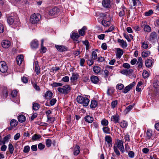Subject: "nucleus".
Wrapping results in <instances>:
<instances>
[{
    "label": "nucleus",
    "instance_id": "nucleus-30",
    "mask_svg": "<svg viewBox=\"0 0 159 159\" xmlns=\"http://www.w3.org/2000/svg\"><path fill=\"white\" fill-rule=\"evenodd\" d=\"M87 30L86 26H83L82 28L79 31V34L80 35L83 36L84 35L85 31Z\"/></svg>",
    "mask_w": 159,
    "mask_h": 159
},
{
    "label": "nucleus",
    "instance_id": "nucleus-41",
    "mask_svg": "<svg viewBox=\"0 0 159 159\" xmlns=\"http://www.w3.org/2000/svg\"><path fill=\"white\" fill-rule=\"evenodd\" d=\"M102 25L104 26H109L110 24V22L105 20H103L102 21Z\"/></svg>",
    "mask_w": 159,
    "mask_h": 159
},
{
    "label": "nucleus",
    "instance_id": "nucleus-62",
    "mask_svg": "<svg viewBox=\"0 0 159 159\" xmlns=\"http://www.w3.org/2000/svg\"><path fill=\"white\" fill-rule=\"evenodd\" d=\"M35 71L37 74H39L40 73V69L38 66H35Z\"/></svg>",
    "mask_w": 159,
    "mask_h": 159
},
{
    "label": "nucleus",
    "instance_id": "nucleus-52",
    "mask_svg": "<svg viewBox=\"0 0 159 159\" xmlns=\"http://www.w3.org/2000/svg\"><path fill=\"white\" fill-rule=\"evenodd\" d=\"M153 87L155 88H157L159 86V81L157 80L154 81L153 83Z\"/></svg>",
    "mask_w": 159,
    "mask_h": 159
},
{
    "label": "nucleus",
    "instance_id": "nucleus-8",
    "mask_svg": "<svg viewBox=\"0 0 159 159\" xmlns=\"http://www.w3.org/2000/svg\"><path fill=\"white\" fill-rule=\"evenodd\" d=\"M135 84L136 83L134 82H133L131 83L125 88L123 90V92L125 93H127L135 85Z\"/></svg>",
    "mask_w": 159,
    "mask_h": 159
},
{
    "label": "nucleus",
    "instance_id": "nucleus-46",
    "mask_svg": "<svg viewBox=\"0 0 159 159\" xmlns=\"http://www.w3.org/2000/svg\"><path fill=\"white\" fill-rule=\"evenodd\" d=\"M97 58V54L95 51H93L92 53V59L93 60L96 59Z\"/></svg>",
    "mask_w": 159,
    "mask_h": 159
},
{
    "label": "nucleus",
    "instance_id": "nucleus-14",
    "mask_svg": "<svg viewBox=\"0 0 159 159\" xmlns=\"http://www.w3.org/2000/svg\"><path fill=\"white\" fill-rule=\"evenodd\" d=\"M117 41L120 43L121 47L123 48H125L127 47V44L126 42L123 40L118 39Z\"/></svg>",
    "mask_w": 159,
    "mask_h": 159
},
{
    "label": "nucleus",
    "instance_id": "nucleus-11",
    "mask_svg": "<svg viewBox=\"0 0 159 159\" xmlns=\"http://www.w3.org/2000/svg\"><path fill=\"white\" fill-rule=\"evenodd\" d=\"M111 121H113L115 123H116L119 122V116L117 114H116L115 115L112 116L111 118Z\"/></svg>",
    "mask_w": 159,
    "mask_h": 159
},
{
    "label": "nucleus",
    "instance_id": "nucleus-51",
    "mask_svg": "<svg viewBox=\"0 0 159 159\" xmlns=\"http://www.w3.org/2000/svg\"><path fill=\"white\" fill-rule=\"evenodd\" d=\"M117 101L116 100L112 101L111 104V107L113 108H115L117 106Z\"/></svg>",
    "mask_w": 159,
    "mask_h": 159
},
{
    "label": "nucleus",
    "instance_id": "nucleus-25",
    "mask_svg": "<svg viewBox=\"0 0 159 159\" xmlns=\"http://www.w3.org/2000/svg\"><path fill=\"white\" fill-rule=\"evenodd\" d=\"M78 77L79 75L77 74L73 73H72V76L70 78V80L72 82H74L78 79Z\"/></svg>",
    "mask_w": 159,
    "mask_h": 159
},
{
    "label": "nucleus",
    "instance_id": "nucleus-35",
    "mask_svg": "<svg viewBox=\"0 0 159 159\" xmlns=\"http://www.w3.org/2000/svg\"><path fill=\"white\" fill-rule=\"evenodd\" d=\"M18 124V122L15 120H12L10 122V125L11 127H14L17 126Z\"/></svg>",
    "mask_w": 159,
    "mask_h": 159
},
{
    "label": "nucleus",
    "instance_id": "nucleus-33",
    "mask_svg": "<svg viewBox=\"0 0 159 159\" xmlns=\"http://www.w3.org/2000/svg\"><path fill=\"white\" fill-rule=\"evenodd\" d=\"M93 70L95 73L98 74L100 71V68L98 66H94L93 68Z\"/></svg>",
    "mask_w": 159,
    "mask_h": 159
},
{
    "label": "nucleus",
    "instance_id": "nucleus-58",
    "mask_svg": "<svg viewBox=\"0 0 159 159\" xmlns=\"http://www.w3.org/2000/svg\"><path fill=\"white\" fill-rule=\"evenodd\" d=\"M142 45L143 48L145 49L148 48V47L147 42L145 41L142 43Z\"/></svg>",
    "mask_w": 159,
    "mask_h": 159
},
{
    "label": "nucleus",
    "instance_id": "nucleus-38",
    "mask_svg": "<svg viewBox=\"0 0 159 159\" xmlns=\"http://www.w3.org/2000/svg\"><path fill=\"white\" fill-rule=\"evenodd\" d=\"M79 37V36L77 33H73L72 34L71 36V38L74 40H76Z\"/></svg>",
    "mask_w": 159,
    "mask_h": 159
},
{
    "label": "nucleus",
    "instance_id": "nucleus-3",
    "mask_svg": "<svg viewBox=\"0 0 159 159\" xmlns=\"http://www.w3.org/2000/svg\"><path fill=\"white\" fill-rule=\"evenodd\" d=\"M41 18V16L40 15L34 13L31 15L30 21L33 24H36L39 22Z\"/></svg>",
    "mask_w": 159,
    "mask_h": 159
},
{
    "label": "nucleus",
    "instance_id": "nucleus-4",
    "mask_svg": "<svg viewBox=\"0 0 159 159\" xmlns=\"http://www.w3.org/2000/svg\"><path fill=\"white\" fill-rule=\"evenodd\" d=\"M8 69L7 66L6 62L4 61L0 62V71L2 73L6 72Z\"/></svg>",
    "mask_w": 159,
    "mask_h": 159
},
{
    "label": "nucleus",
    "instance_id": "nucleus-22",
    "mask_svg": "<svg viewBox=\"0 0 159 159\" xmlns=\"http://www.w3.org/2000/svg\"><path fill=\"white\" fill-rule=\"evenodd\" d=\"M2 93L3 96L6 98L8 95V91L6 87H3L2 88Z\"/></svg>",
    "mask_w": 159,
    "mask_h": 159
},
{
    "label": "nucleus",
    "instance_id": "nucleus-27",
    "mask_svg": "<svg viewBox=\"0 0 159 159\" xmlns=\"http://www.w3.org/2000/svg\"><path fill=\"white\" fill-rule=\"evenodd\" d=\"M137 64L138 65V67L139 68H141L143 66V60L141 57L138 58Z\"/></svg>",
    "mask_w": 159,
    "mask_h": 159
},
{
    "label": "nucleus",
    "instance_id": "nucleus-48",
    "mask_svg": "<svg viewBox=\"0 0 159 159\" xmlns=\"http://www.w3.org/2000/svg\"><path fill=\"white\" fill-rule=\"evenodd\" d=\"M133 105H130L128 106L125 110V111L126 112V113H127L128 112H129L133 108Z\"/></svg>",
    "mask_w": 159,
    "mask_h": 159
},
{
    "label": "nucleus",
    "instance_id": "nucleus-20",
    "mask_svg": "<svg viewBox=\"0 0 159 159\" xmlns=\"http://www.w3.org/2000/svg\"><path fill=\"white\" fill-rule=\"evenodd\" d=\"M85 120L89 123H92L93 120V118L89 115H87L84 118Z\"/></svg>",
    "mask_w": 159,
    "mask_h": 159
},
{
    "label": "nucleus",
    "instance_id": "nucleus-1",
    "mask_svg": "<svg viewBox=\"0 0 159 159\" xmlns=\"http://www.w3.org/2000/svg\"><path fill=\"white\" fill-rule=\"evenodd\" d=\"M77 102L78 103L81 104L83 106H87L89 102V100L86 97H84L79 95L76 98Z\"/></svg>",
    "mask_w": 159,
    "mask_h": 159
},
{
    "label": "nucleus",
    "instance_id": "nucleus-56",
    "mask_svg": "<svg viewBox=\"0 0 159 159\" xmlns=\"http://www.w3.org/2000/svg\"><path fill=\"white\" fill-rule=\"evenodd\" d=\"M153 13V11L152 10H149L148 11L144 13L145 15L146 16H148L151 15Z\"/></svg>",
    "mask_w": 159,
    "mask_h": 159
},
{
    "label": "nucleus",
    "instance_id": "nucleus-45",
    "mask_svg": "<svg viewBox=\"0 0 159 159\" xmlns=\"http://www.w3.org/2000/svg\"><path fill=\"white\" fill-rule=\"evenodd\" d=\"M51 85L52 87H57L59 86H61L62 84L60 83L54 82L51 84Z\"/></svg>",
    "mask_w": 159,
    "mask_h": 159
},
{
    "label": "nucleus",
    "instance_id": "nucleus-61",
    "mask_svg": "<svg viewBox=\"0 0 159 159\" xmlns=\"http://www.w3.org/2000/svg\"><path fill=\"white\" fill-rule=\"evenodd\" d=\"M125 10L122 9L119 13V15L120 17L123 16L125 15Z\"/></svg>",
    "mask_w": 159,
    "mask_h": 159
},
{
    "label": "nucleus",
    "instance_id": "nucleus-57",
    "mask_svg": "<svg viewBox=\"0 0 159 159\" xmlns=\"http://www.w3.org/2000/svg\"><path fill=\"white\" fill-rule=\"evenodd\" d=\"M57 102V100L55 98L52 99L50 101V104L51 106L54 105Z\"/></svg>",
    "mask_w": 159,
    "mask_h": 159
},
{
    "label": "nucleus",
    "instance_id": "nucleus-59",
    "mask_svg": "<svg viewBox=\"0 0 159 159\" xmlns=\"http://www.w3.org/2000/svg\"><path fill=\"white\" fill-rule=\"evenodd\" d=\"M91 128H92V127L93 126V128L97 129L98 128V124L97 122H93V123L91 125Z\"/></svg>",
    "mask_w": 159,
    "mask_h": 159
},
{
    "label": "nucleus",
    "instance_id": "nucleus-49",
    "mask_svg": "<svg viewBox=\"0 0 159 159\" xmlns=\"http://www.w3.org/2000/svg\"><path fill=\"white\" fill-rule=\"evenodd\" d=\"M47 117L48 121H49L51 123H53L54 121L55 120V118L54 117H51L49 116L48 115H47Z\"/></svg>",
    "mask_w": 159,
    "mask_h": 159
},
{
    "label": "nucleus",
    "instance_id": "nucleus-50",
    "mask_svg": "<svg viewBox=\"0 0 159 159\" xmlns=\"http://www.w3.org/2000/svg\"><path fill=\"white\" fill-rule=\"evenodd\" d=\"M17 92L16 90H14L11 93V96L12 98H14L17 96Z\"/></svg>",
    "mask_w": 159,
    "mask_h": 159
},
{
    "label": "nucleus",
    "instance_id": "nucleus-7",
    "mask_svg": "<svg viewBox=\"0 0 159 159\" xmlns=\"http://www.w3.org/2000/svg\"><path fill=\"white\" fill-rule=\"evenodd\" d=\"M59 12V9L57 7H54L49 11V14L52 16L57 15Z\"/></svg>",
    "mask_w": 159,
    "mask_h": 159
},
{
    "label": "nucleus",
    "instance_id": "nucleus-5",
    "mask_svg": "<svg viewBox=\"0 0 159 159\" xmlns=\"http://www.w3.org/2000/svg\"><path fill=\"white\" fill-rule=\"evenodd\" d=\"M117 148H118L120 151L123 153L125 152V149L124 147L123 141L121 140L117 139Z\"/></svg>",
    "mask_w": 159,
    "mask_h": 159
},
{
    "label": "nucleus",
    "instance_id": "nucleus-64",
    "mask_svg": "<svg viewBox=\"0 0 159 159\" xmlns=\"http://www.w3.org/2000/svg\"><path fill=\"white\" fill-rule=\"evenodd\" d=\"M142 75L143 78H147L149 76V74L148 72L146 71H144L143 72Z\"/></svg>",
    "mask_w": 159,
    "mask_h": 159
},
{
    "label": "nucleus",
    "instance_id": "nucleus-53",
    "mask_svg": "<svg viewBox=\"0 0 159 159\" xmlns=\"http://www.w3.org/2000/svg\"><path fill=\"white\" fill-rule=\"evenodd\" d=\"M114 150L115 152L116 155L117 156H119L120 155V153L118 149V148L116 146H114L113 147Z\"/></svg>",
    "mask_w": 159,
    "mask_h": 159
},
{
    "label": "nucleus",
    "instance_id": "nucleus-6",
    "mask_svg": "<svg viewBox=\"0 0 159 159\" xmlns=\"http://www.w3.org/2000/svg\"><path fill=\"white\" fill-rule=\"evenodd\" d=\"M55 47L57 50L60 52L66 51L68 50V48L63 45H56Z\"/></svg>",
    "mask_w": 159,
    "mask_h": 159
},
{
    "label": "nucleus",
    "instance_id": "nucleus-13",
    "mask_svg": "<svg viewBox=\"0 0 159 159\" xmlns=\"http://www.w3.org/2000/svg\"><path fill=\"white\" fill-rule=\"evenodd\" d=\"M10 42L7 40H4L2 43V47L4 48H8L10 46Z\"/></svg>",
    "mask_w": 159,
    "mask_h": 159
},
{
    "label": "nucleus",
    "instance_id": "nucleus-17",
    "mask_svg": "<svg viewBox=\"0 0 159 159\" xmlns=\"http://www.w3.org/2000/svg\"><path fill=\"white\" fill-rule=\"evenodd\" d=\"M63 94H66L69 93L71 89V88L68 85H66L63 87Z\"/></svg>",
    "mask_w": 159,
    "mask_h": 159
},
{
    "label": "nucleus",
    "instance_id": "nucleus-15",
    "mask_svg": "<svg viewBox=\"0 0 159 159\" xmlns=\"http://www.w3.org/2000/svg\"><path fill=\"white\" fill-rule=\"evenodd\" d=\"M157 33L155 32H152L150 35L149 37V39L150 41H153L157 39Z\"/></svg>",
    "mask_w": 159,
    "mask_h": 159
},
{
    "label": "nucleus",
    "instance_id": "nucleus-12",
    "mask_svg": "<svg viewBox=\"0 0 159 159\" xmlns=\"http://www.w3.org/2000/svg\"><path fill=\"white\" fill-rule=\"evenodd\" d=\"M53 93L50 91H47L44 96V97L46 99H50L52 97Z\"/></svg>",
    "mask_w": 159,
    "mask_h": 159
},
{
    "label": "nucleus",
    "instance_id": "nucleus-32",
    "mask_svg": "<svg viewBox=\"0 0 159 159\" xmlns=\"http://www.w3.org/2000/svg\"><path fill=\"white\" fill-rule=\"evenodd\" d=\"M52 142L51 140L50 139H48L46 140V145L47 147L49 148L51 146Z\"/></svg>",
    "mask_w": 159,
    "mask_h": 159
},
{
    "label": "nucleus",
    "instance_id": "nucleus-43",
    "mask_svg": "<svg viewBox=\"0 0 159 159\" xmlns=\"http://www.w3.org/2000/svg\"><path fill=\"white\" fill-rule=\"evenodd\" d=\"M83 44L86 46V50H88L89 47V43L88 40H85L84 41H82Z\"/></svg>",
    "mask_w": 159,
    "mask_h": 159
},
{
    "label": "nucleus",
    "instance_id": "nucleus-37",
    "mask_svg": "<svg viewBox=\"0 0 159 159\" xmlns=\"http://www.w3.org/2000/svg\"><path fill=\"white\" fill-rule=\"evenodd\" d=\"M114 92V90L113 88H109L107 90V93L108 95L111 96L112 95Z\"/></svg>",
    "mask_w": 159,
    "mask_h": 159
},
{
    "label": "nucleus",
    "instance_id": "nucleus-36",
    "mask_svg": "<svg viewBox=\"0 0 159 159\" xmlns=\"http://www.w3.org/2000/svg\"><path fill=\"white\" fill-rule=\"evenodd\" d=\"M152 64V61L150 59H148L145 61L146 66L148 67H151Z\"/></svg>",
    "mask_w": 159,
    "mask_h": 159
},
{
    "label": "nucleus",
    "instance_id": "nucleus-21",
    "mask_svg": "<svg viewBox=\"0 0 159 159\" xmlns=\"http://www.w3.org/2000/svg\"><path fill=\"white\" fill-rule=\"evenodd\" d=\"M74 150L75 151L74 152V155L76 156L78 155L80 152V147L78 145H75L74 148Z\"/></svg>",
    "mask_w": 159,
    "mask_h": 159
},
{
    "label": "nucleus",
    "instance_id": "nucleus-29",
    "mask_svg": "<svg viewBox=\"0 0 159 159\" xmlns=\"http://www.w3.org/2000/svg\"><path fill=\"white\" fill-rule=\"evenodd\" d=\"M152 132L150 129H148L146 132L147 137L148 139H150L152 136Z\"/></svg>",
    "mask_w": 159,
    "mask_h": 159
},
{
    "label": "nucleus",
    "instance_id": "nucleus-47",
    "mask_svg": "<svg viewBox=\"0 0 159 159\" xmlns=\"http://www.w3.org/2000/svg\"><path fill=\"white\" fill-rule=\"evenodd\" d=\"M101 124L103 126H106L108 125V121L107 120L103 119L101 121Z\"/></svg>",
    "mask_w": 159,
    "mask_h": 159
},
{
    "label": "nucleus",
    "instance_id": "nucleus-18",
    "mask_svg": "<svg viewBox=\"0 0 159 159\" xmlns=\"http://www.w3.org/2000/svg\"><path fill=\"white\" fill-rule=\"evenodd\" d=\"M23 60V56L22 55H20L18 56L16 58V61L18 65H20L22 63Z\"/></svg>",
    "mask_w": 159,
    "mask_h": 159
},
{
    "label": "nucleus",
    "instance_id": "nucleus-44",
    "mask_svg": "<svg viewBox=\"0 0 159 159\" xmlns=\"http://www.w3.org/2000/svg\"><path fill=\"white\" fill-rule=\"evenodd\" d=\"M143 30L145 32H149L151 31V28L149 25H147L146 26L143 28Z\"/></svg>",
    "mask_w": 159,
    "mask_h": 159
},
{
    "label": "nucleus",
    "instance_id": "nucleus-19",
    "mask_svg": "<svg viewBox=\"0 0 159 159\" xmlns=\"http://www.w3.org/2000/svg\"><path fill=\"white\" fill-rule=\"evenodd\" d=\"M90 79L91 81L95 84H98V82L99 81L98 78V76H92L90 78Z\"/></svg>",
    "mask_w": 159,
    "mask_h": 159
},
{
    "label": "nucleus",
    "instance_id": "nucleus-24",
    "mask_svg": "<svg viewBox=\"0 0 159 159\" xmlns=\"http://www.w3.org/2000/svg\"><path fill=\"white\" fill-rule=\"evenodd\" d=\"M18 119L19 122L22 123L25 120V117L23 115H20L18 117Z\"/></svg>",
    "mask_w": 159,
    "mask_h": 159
},
{
    "label": "nucleus",
    "instance_id": "nucleus-40",
    "mask_svg": "<svg viewBox=\"0 0 159 159\" xmlns=\"http://www.w3.org/2000/svg\"><path fill=\"white\" fill-rule=\"evenodd\" d=\"M102 130L105 134H109L110 133V129L107 127H104Z\"/></svg>",
    "mask_w": 159,
    "mask_h": 159
},
{
    "label": "nucleus",
    "instance_id": "nucleus-34",
    "mask_svg": "<svg viewBox=\"0 0 159 159\" xmlns=\"http://www.w3.org/2000/svg\"><path fill=\"white\" fill-rule=\"evenodd\" d=\"M120 126L123 128H126L128 125L127 122L123 120L120 123Z\"/></svg>",
    "mask_w": 159,
    "mask_h": 159
},
{
    "label": "nucleus",
    "instance_id": "nucleus-55",
    "mask_svg": "<svg viewBox=\"0 0 159 159\" xmlns=\"http://www.w3.org/2000/svg\"><path fill=\"white\" fill-rule=\"evenodd\" d=\"M124 87V86L122 84H118L116 86V88L117 89L119 90H122Z\"/></svg>",
    "mask_w": 159,
    "mask_h": 159
},
{
    "label": "nucleus",
    "instance_id": "nucleus-10",
    "mask_svg": "<svg viewBox=\"0 0 159 159\" xmlns=\"http://www.w3.org/2000/svg\"><path fill=\"white\" fill-rule=\"evenodd\" d=\"M111 1L109 0H103L102 2V5L104 7L110 8L111 6Z\"/></svg>",
    "mask_w": 159,
    "mask_h": 159
},
{
    "label": "nucleus",
    "instance_id": "nucleus-63",
    "mask_svg": "<svg viewBox=\"0 0 159 159\" xmlns=\"http://www.w3.org/2000/svg\"><path fill=\"white\" fill-rule=\"evenodd\" d=\"M128 154L129 157L132 158L134 157V152L130 151L128 152Z\"/></svg>",
    "mask_w": 159,
    "mask_h": 159
},
{
    "label": "nucleus",
    "instance_id": "nucleus-60",
    "mask_svg": "<svg viewBox=\"0 0 159 159\" xmlns=\"http://www.w3.org/2000/svg\"><path fill=\"white\" fill-rule=\"evenodd\" d=\"M122 66L124 68L129 69L130 67V65L128 63H124L122 65Z\"/></svg>",
    "mask_w": 159,
    "mask_h": 159
},
{
    "label": "nucleus",
    "instance_id": "nucleus-42",
    "mask_svg": "<svg viewBox=\"0 0 159 159\" xmlns=\"http://www.w3.org/2000/svg\"><path fill=\"white\" fill-rule=\"evenodd\" d=\"M8 149L10 153H13L14 148L12 144L11 143H9L8 145Z\"/></svg>",
    "mask_w": 159,
    "mask_h": 159
},
{
    "label": "nucleus",
    "instance_id": "nucleus-23",
    "mask_svg": "<svg viewBox=\"0 0 159 159\" xmlns=\"http://www.w3.org/2000/svg\"><path fill=\"white\" fill-rule=\"evenodd\" d=\"M123 52L122 49L119 48H117L116 56L118 58H120L123 55Z\"/></svg>",
    "mask_w": 159,
    "mask_h": 159
},
{
    "label": "nucleus",
    "instance_id": "nucleus-31",
    "mask_svg": "<svg viewBox=\"0 0 159 159\" xmlns=\"http://www.w3.org/2000/svg\"><path fill=\"white\" fill-rule=\"evenodd\" d=\"M150 54V52L149 51H144L142 53L143 57H145L149 56Z\"/></svg>",
    "mask_w": 159,
    "mask_h": 159
},
{
    "label": "nucleus",
    "instance_id": "nucleus-54",
    "mask_svg": "<svg viewBox=\"0 0 159 159\" xmlns=\"http://www.w3.org/2000/svg\"><path fill=\"white\" fill-rule=\"evenodd\" d=\"M30 150V147L29 146H25L23 150V152L25 153H27Z\"/></svg>",
    "mask_w": 159,
    "mask_h": 159
},
{
    "label": "nucleus",
    "instance_id": "nucleus-28",
    "mask_svg": "<svg viewBox=\"0 0 159 159\" xmlns=\"http://www.w3.org/2000/svg\"><path fill=\"white\" fill-rule=\"evenodd\" d=\"M98 105L97 102L95 100H92L91 102L90 107L92 108H95Z\"/></svg>",
    "mask_w": 159,
    "mask_h": 159
},
{
    "label": "nucleus",
    "instance_id": "nucleus-9",
    "mask_svg": "<svg viewBox=\"0 0 159 159\" xmlns=\"http://www.w3.org/2000/svg\"><path fill=\"white\" fill-rule=\"evenodd\" d=\"M105 141L107 142L109 147H111L112 146V139L110 136H106L105 138Z\"/></svg>",
    "mask_w": 159,
    "mask_h": 159
},
{
    "label": "nucleus",
    "instance_id": "nucleus-39",
    "mask_svg": "<svg viewBox=\"0 0 159 159\" xmlns=\"http://www.w3.org/2000/svg\"><path fill=\"white\" fill-rule=\"evenodd\" d=\"M39 108V105L37 103H33V109L34 110L37 111Z\"/></svg>",
    "mask_w": 159,
    "mask_h": 159
},
{
    "label": "nucleus",
    "instance_id": "nucleus-16",
    "mask_svg": "<svg viewBox=\"0 0 159 159\" xmlns=\"http://www.w3.org/2000/svg\"><path fill=\"white\" fill-rule=\"evenodd\" d=\"M39 43L38 41L36 40L32 41L31 43V46L33 48L36 49L38 48Z\"/></svg>",
    "mask_w": 159,
    "mask_h": 159
},
{
    "label": "nucleus",
    "instance_id": "nucleus-2",
    "mask_svg": "<svg viewBox=\"0 0 159 159\" xmlns=\"http://www.w3.org/2000/svg\"><path fill=\"white\" fill-rule=\"evenodd\" d=\"M7 23L10 25H15L19 23V20L16 15L9 16L7 19Z\"/></svg>",
    "mask_w": 159,
    "mask_h": 159
},
{
    "label": "nucleus",
    "instance_id": "nucleus-26",
    "mask_svg": "<svg viewBox=\"0 0 159 159\" xmlns=\"http://www.w3.org/2000/svg\"><path fill=\"white\" fill-rule=\"evenodd\" d=\"M41 137V136L39 134H34L32 137L33 141L39 140Z\"/></svg>",
    "mask_w": 159,
    "mask_h": 159
}]
</instances>
